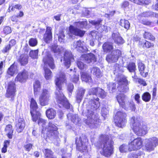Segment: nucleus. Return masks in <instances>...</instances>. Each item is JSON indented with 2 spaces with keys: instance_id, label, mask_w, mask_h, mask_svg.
Segmentation results:
<instances>
[{
  "instance_id": "nucleus-1",
  "label": "nucleus",
  "mask_w": 158,
  "mask_h": 158,
  "mask_svg": "<svg viewBox=\"0 0 158 158\" xmlns=\"http://www.w3.org/2000/svg\"><path fill=\"white\" fill-rule=\"evenodd\" d=\"M99 100L98 98H93L86 104V110L83 113L87 117L85 123L91 128L96 127V123L99 122L98 115L94 114V111L100 106Z\"/></svg>"
},
{
  "instance_id": "nucleus-2",
  "label": "nucleus",
  "mask_w": 158,
  "mask_h": 158,
  "mask_svg": "<svg viewBox=\"0 0 158 158\" xmlns=\"http://www.w3.org/2000/svg\"><path fill=\"white\" fill-rule=\"evenodd\" d=\"M66 80L65 75L63 72H59L56 75L55 79L56 90L55 92L57 102L60 104L61 107H64L67 109L70 108L72 106L61 91L62 85Z\"/></svg>"
},
{
  "instance_id": "nucleus-3",
  "label": "nucleus",
  "mask_w": 158,
  "mask_h": 158,
  "mask_svg": "<svg viewBox=\"0 0 158 158\" xmlns=\"http://www.w3.org/2000/svg\"><path fill=\"white\" fill-rule=\"evenodd\" d=\"M122 67L120 64H115L114 73V74L115 75V79L118 82V85H121V86L117 87L118 88V90L120 92L126 93L129 90V87L128 86V82L127 79L126 77L121 74L122 72Z\"/></svg>"
},
{
  "instance_id": "nucleus-4",
  "label": "nucleus",
  "mask_w": 158,
  "mask_h": 158,
  "mask_svg": "<svg viewBox=\"0 0 158 158\" xmlns=\"http://www.w3.org/2000/svg\"><path fill=\"white\" fill-rule=\"evenodd\" d=\"M113 142L106 135H101L98 141L95 143L96 146L99 148H102L104 156H110L113 153Z\"/></svg>"
},
{
  "instance_id": "nucleus-5",
  "label": "nucleus",
  "mask_w": 158,
  "mask_h": 158,
  "mask_svg": "<svg viewBox=\"0 0 158 158\" xmlns=\"http://www.w3.org/2000/svg\"><path fill=\"white\" fill-rule=\"evenodd\" d=\"M52 50L54 53L58 54H61L63 51L65 52L64 56V63L67 68H69L70 65V62L73 58L70 51L64 50V49L61 46H58L56 44L52 45Z\"/></svg>"
},
{
  "instance_id": "nucleus-6",
  "label": "nucleus",
  "mask_w": 158,
  "mask_h": 158,
  "mask_svg": "<svg viewBox=\"0 0 158 158\" xmlns=\"http://www.w3.org/2000/svg\"><path fill=\"white\" fill-rule=\"evenodd\" d=\"M132 129L134 132L139 136H143L148 132V128L146 126L143 125L137 119L134 117H132L131 120Z\"/></svg>"
},
{
  "instance_id": "nucleus-7",
  "label": "nucleus",
  "mask_w": 158,
  "mask_h": 158,
  "mask_svg": "<svg viewBox=\"0 0 158 158\" xmlns=\"http://www.w3.org/2000/svg\"><path fill=\"white\" fill-rule=\"evenodd\" d=\"M48 131L49 132L48 137L54 144L58 145L60 142V140L57 131V127L53 122H50L48 123L47 128Z\"/></svg>"
},
{
  "instance_id": "nucleus-8",
  "label": "nucleus",
  "mask_w": 158,
  "mask_h": 158,
  "mask_svg": "<svg viewBox=\"0 0 158 158\" xmlns=\"http://www.w3.org/2000/svg\"><path fill=\"white\" fill-rule=\"evenodd\" d=\"M126 114L122 111H118L115 114L114 120L115 125L119 127H123L126 122Z\"/></svg>"
},
{
  "instance_id": "nucleus-9",
  "label": "nucleus",
  "mask_w": 158,
  "mask_h": 158,
  "mask_svg": "<svg viewBox=\"0 0 158 158\" xmlns=\"http://www.w3.org/2000/svg\"><path fill=\"white\" fill-rule=\"evenodd\" d=\"M51 96V91L49 89H43L40 94L39 101L40 105L45 106L49 103Z\"/></svg>"
},
{
  "instance_id": "nucleus-10",
  "label": "nucleus",
  "mask_w": 158,
  "mask_h": 158,
  "mask_svg": "<svg viewBox=\"0 0 158 158\" xmlns=\"http://www.w3.org/2000/svg\"><path fill=\"white\" fill-rule=\"evenodd\" d=\"M77 149L80 151L84 152L87 148V139L85 135L80 136L78 139L75 138Z\"/></svg>"
},
{
  "instance_id": "nucleus-11",
  "label": "nucleus",
  "mask_w": 158,
  "mask_h": 158,
  "mask_svg": "<svg viewBox=\"0 0 158 158\" xmlns=\"http://www.w3.org/2000/svg\"><path fill=\"white\" fill-rule=\"evenodd\" d=\"M121 52L118 49L113 51L111 53L108 54L106 58V60L109 63L115 62L121 56Z\"/></svg>"
},
{
  "instance_id": "nucleus-12",
  "label": "nucleus",
  "mask_w": 158,
  "mask_h": 158,
  "mask_svg": "<svg viewBox=\"0 0 158 158\" xmlns=\"http://www.w3.org/2000/svg\"><path fill=\"white\" fill-rule=\"evenodd\" d=\"M143 141L140 137H138L129 143L130 150L134 151L140 149L142 146Z\"/></svg>"
},
{
  "instance_id": "nucleus-13",
  "label": "nucleus",
  "mask_w": 158,
  "mask_h": 158,
  "mask_svg": "<svg viewBox=\"0 0 158 158\" xmlns=\"http://www.w3.org/2000/svg\"><path fill=\"white\" fill-rule=\"evenodd\" d=\"M158 145V138L156 137L150 138L147 140L145 145L146 149L148 151H153Z\"/></svg>"
},
{
  "instance_id": "nucleus-14",
  "label": "nucleus",
  "mask_w": 158,
  "mask_h": 158,
  "mask_svg": "<svg viewBox=\"0 0 158 158\" xmlns=\"http://www.w3.org/2000/svg\"><path fill=\"white\" fill-rule=\"evenodd\" d=\"M116 98L120 106L125 109H127L128 106L127 102L128 99L125 95L123 94H120L117 96Z\"/></svg>"
},
{
  "instance_id": "nucleus-15",
  "label": "nucleus",
  "mask_w": 158,
  "mask_h": 158,
  "mask_svg": "<svg viewBox=\"0 0 158 158\" xmlns=\"http://www.w3.org/2000/svg\"><path fill=\"white\" fill-rule=\"evenodd\" d=\"M45 66H48L51 69H54L55 65L54 63V60L52 57L51 54L48 53H47L43 59Z\"/></svg>"
},
{
  "instance_id": "nucleus-16",
  "label": "nucleus",
  "mask_w": 158,
  "mask_h": 158,
  "mask_svg": "<svg viewBox=\"0 0 158 158\" xmlns=\"http://www.w3.org/2000/svg\"><path fill=\"white\" fill-rule=\"evenodd\" d=\"M139 70L141 75L143 77H146L148 74V71L145 69V64L141 61L139 60L137 62Z\"/></svg>"
},
{
  "instance_id": "nucleus-17",
  "label": "nucleus",
  "mask_w": 158,
  "mask_h": 158,
  "mask_svg": "<svg viewBox=\"0 0 158 158\" xmlns=\"http://www.w3.org/2000/svg\"><path fill=\"white\" fill-rule=\"evenodd\" d=\"M82 58H83V60H85V62L88 63H94L97 60V58L92 53L83 55Z\"/></svg>"
},
{
  "instance_id": "nucleus-18",
  "label": "nucleus",
  "mask_w": 158,
  "mask_h": 158,
  "mask_svg": "<svg viewBox=\"0 0 158 158\" xmlns=\"http://www.w3.org/2000/svg\"><path fill=\"white\" fill-rule=\"evenodd\" d=\"M112 37L114 42L118 45H122L125 42L124 40L118 32L113 33L112 35Z\"/></svg>"
},
{
  "instance_id": "nucleus-19",
  "label": "nucleus",
  "mask_w": 158,
  "mask_h": 158,
  "mask_svg": "<svg viewBox=\"0 0 158 158\" xmlns=\"http://www.w3.org/2000/svg\"><path fill=\"white\" fill-rule=\"evenodd\" d=\"M28 77V73L25 70L19 73L15 79V81L22 82L25 81Z\"/></svg>"
},
{
  "instance_id": "nucleus-20",
  "label": "nucleus",
  "mask_w": 158,
  "mask_h": 158,
  "mask_svg": "<svg viewBox=\"0 0 158 158\" xmlns=\"http://www.w3.org/2000/svg\"><path fill=\"white\" fill-rule=\"evenodd\" d=\"M52 28L50 27H47L44 36V39L46 43H49L52 39V34L51 31Z\"/></svg>"
},
{
  "instance_id": "nucleus-21",
  "label": "nucleus",
  "mask_w": 158,
  "mask_h": 158,
  "mask_svg": "<svg viewBox=\"0 0 158 158\" xmlns=\"http://www.w3.org/2000/svg\"><path fill=\"white\" fill-rule=\"evenodd\" d=\"M69 31L70 32L80 37L83 36L85 33V31L71 25L69 27Z\"/></svg>"
},
{
  "instance_id": "nucleus-22",
  "label": "nucleus",
  "mask_w": 158,
  "mask_h": 158,
  "mask_svg": "<svg viewBox=\"0 0 158 158\" xmlns=\"http://www.w3.org/2000/svg\"><path fill=\"white\" fill-rule=\"evenodd\" d=\"M25 126L24 119L23 118H19L16 123V126L18 132L20 133L22 131Z\"/></svg>"
},
{
  "instance_id": "nucleus-23",
  "label": "nucleus",
  "mask_w": 158,
  "mask_h": 158,
  "mask_svg": "<svg viewBox=\"0 0 158 158\" xmlns=\"http://www.w3.org/2000/svg\"><path fill=\"white\" fill-rule=\"evenodd\" d=\"M82 44L81 41L79 40L74 42L73 45L74 48H77L78 51L81 52H85L87 50V49L85 47L82 46Z\"/></svg>"
},
{
  "instance_id": "nucleus-24",
  "label": "nucleus",
  "mask_w": 158,
  "mask_h": 158,
  "mask_svg": "<svg viewBox=\"0 0 158 158\" xmlns=\"http://www.w3.org/2000/svg\"><path fill=\"white\" fill-rule=\"evenodd\" d=\"M67 118L70 119L73 123L77 124L80 121V119L77 114H73L71 113H69L67 115Z\"/></svg>"
},
{
  "instance_id": "nucleus-25",
  "label": "nucleus",
  "mask_w": 158,
  "mask_h": 158,
  "mask_svg": "<svg viewBox=\"0 0 158 158\" xmlns=\"http://www.w3.org/2000/svg\"><path fill=\"white\" fill-rule=\"evenodd\" d=\"M91 71L93 74L98 78H100L102 75V73L100 69L97 67L91 68Z\"/></svg>"
},
{
  "instance_id": "nucleus-26",
  "label": "nucleus",
  "mask_w": 158,
  "mask_h": 158,
  "mask_svg": "<svg viewBox=\"0 0 158 158\" xmlns=\"http://www.w3.org/2000/svg\"><path fill=\"white\" fill-rule=\"evenodd\" d=\"M85 90L83 88L79 89L78 91L76 97V101L78 103H80L81 102L85 93Z\"/></svg>"
},
{
  "instance_id": "nucleus-27",
  "label": "nucleus",
  "mask_w": 158,
  "mask_h": 158,
  "mask_svg": "<svg viewBox=\"0 0 158 158\" xmlns=\"http://www.w3.org/2000/svg\"><path fill=\"white\" fill-rule=\"evenodd\" d=\"M32 119L33 122H36L37 120H39L41 118V114L39 111H30Z\"/></svg>"
},
{
  "instance_id": "nucleus-28",
  "label": "nucleus",
  "mask_w": 158,
  "mask_h": 158,
  "mask_svg": "<svg viewBox=\"0 0 158 158\" xmlns=\"http://www.w3.org/2000/svg\"><path fill=\"white\" fill-rule=\"evenodd\" d=\"M102 48L104 52H109L113 48V44L109 42L105 43L103 45Z\"/></svg>"
},
{
  "instance_id": "nucleus-29",
  "label": "nucleus",
  "mask_w": 158,
  "mask_h": 158,
  "mask_svg": "<svg viewBox=\"0 0 158 158\" xmlns=\"http://www.w3.org/2000/svg\"><path fill=\"white\" fill-rule=\"evenodd\" d=\"M81 79L82 81L86 82H92V79L91 77L86 73L82 72L81 73Z\"/></svg>"
},
{
  "instance_id": "nucleus-30",
  "label": "nucleus",
  "mask_w": 158,
  "mask_h": 158,
  "mask_svg": "<svg viewBox=\"0 0 158 158\" xmlns=\"http://www.w3.org/2000/svg\"><path fill=\"white\" fill-rule=\"evenodd\" d=\"M46 115L49 119H53L56 116V112L52 108L50 109L47 110Z\"/></svg>"
},
{
  "instance_id": "nucleus-31",
  "label": "nucleus",
  "mask_w": 158,
  "mask_h": 158,
  "mask_svg": "<svg viewBox=\"0 0 158 158\" xmlns=\"http://www.w3.org/2000/svg\"><path fill=\"white\" fill-rule=\"evenodd\" d=\"M28 56L27 55L22 54L20 56L19 61L21 65H24L28 63Z\"/></svg>"
},
{
  "instance_id": "nucleus-32",
  "label": "nucleus",
  "mask_w": 158,
  "mask_h": 158,
  "mask_svg": "<svg viewBox=\"0 0 158 158\" xmlns=\"http://www.w3.org/2000/svg\"><path fill=\"white\" fill-rule=\"evenodd\" d=\"M119 23L121 26L127 29H129L130 27V23L128 21L125 19H121Z\"/></svg>"
},
{
  "instance_id": "nucleus-33",
  "label": "nucleus",
  "mask_w": 158,
  "mask_h": 158,
  "mask_svg": "<svg viewBox=\"0 0 158 158\" xmlns=\"http://www.w3.org/2000/svg\"><path fill=\"white\" fill-rule=\"evenodd\" d=\"M38 108V105L35 100L33 98H31L30 101V111H36Z\"/></svg>"
},
{
  "instance_id": "nucleus-34",
  "label": "nucleus",
  "mask_w": 158,
  "mask_h": 158,
  "mask_svg": "<svg viewBox=\"0 0 158 158\" xmlns=\"http://www.w3.org/2000/svg\"><path fill=\"white\" fill-rule=\"evenodd\" d=\"M41 85L40 81H35L34 84V90L35 94H37L38 93L40 90Z\"/></svg>"
},
{
  "instance_id": "nucleus-35",
  "label": "nucleus",
  "mask_w": 158,
  "mask_h": 158,
  "mask_svg": "<svg viewBox=\"0 0 158 158\" xmlns=\"http://www.w3.org/2000/svg\"><path fill=\"white\" fill-rule=\"evenodd\" d=\"M106 93L105 92L103 89L100 88L98 87L97 96L104 98L106 96Z\"/></svg>"
},
{
  "instance_id": "nucleus-36",
  "label": "nucleus",
  "mask_w": 158,
  "mask_h": 158,
  "mask_svg": "<svg viewBox=\"0 0 158 158\" xmlns=\"http://www.w3.org/2000/svg\"><path fill=\"white\" fill-rule=\"evenodd\" d=\"M16 92L15 86V83L12 82L10 83V98L13 100Z\"/></svg>"
},
{
  "instance_id": "nucleus-37",
  "label": "nucleus",
  "mask_w": 158,
  "mask_h": 158,
  "mask_svg": "<svg viewBox=\"0 0 158 158\" xmlns=\"http://www.w3.org/2000/svg\"><path fill=\"white\" fill-rule=\"evenodd\" d=\"M116 84L114 83L110 82L107 85V88L110 93H113L116 89Z\"/></svg>"
},
{
  "instance_id": "nucleus-38",
  "label": "nucleus",
  "mask_w": 158,
  "mask_h": 158,
  "mask_svg": "<svg viewBox=\"0 0 158 158\" xmlns=\"http://www.w3.org/2000/svg\"><path fill=\"white\" fill-rule=\"evenodd\" d=\"M129 143L128 145L123 144L119 147L120 151L121 152H126L128 151H132V150H130L129 149Z\"/></svg>"
},
{
  "instance_id": "nucleus-39",
  "label": "nucleus",
  "mask_w": 158,
  "mask_h": 158,
  "mask_svg": "<svg viewBox=\"0 0 158 158\" xmlns=\"http://www.w3.org/2000/svg\"><path fill=\"white\" fill-rule=\"evenodd\" d=\"M43 152L44 153L46 158H54L52 155V152L51 150L45 149L43 151Z\"/></svg>"
},
{
  "instance_id": "nucleus-40",
  "label": "nucleus",
  "mask_w": 158,
  "mask_h": 158,
  "mask_svg": "<svg viewBox=\"0 0 158 158\" xmlns=\"http://www.w3.org/2000/svg\"><path fill=\"white\" fill-rule=\"evenodd\" d=\"M17 65L15 63L10 66V76H13L16 74L17 72Z\"/></svg>"
},
{
  "instance_id": "nucleus-41",
  "label": "nucleus",
  "mask_w": 158,
  "mask_h": 158,
  "mask_svg": "<svg viewBox=\"0 0 158 158\" xmlns=\"http://www.w3.org/2000/svg\"><path fill=\"white\" fill-rule=\"evenodd\" d=\"M45 71V77L47 80H49L51 77L52 72L51 70L48 68L45 67L44 68Z\"/></svg>"
},
{
  "instance_id": "nucleus-42",
  "label": "nucleus",
  "mask_w": 158,
  "mask_h": 158,
  "mask_svg": "<svg viewBox=\"0 0 158 158\" xmlns=\"http://www.w3.org/2000/svg\"><path fill=\"white\" fill-rule=\"evenodd\" d=\"M151 98V95L148 92L144 93L142 96V99L145 102H148L149 101Z\"/></svg>"
},
{
  "instance_id": "nucleus-43",
  "label": "nucleus",
  "mask_w": 158,
  "mask_h": 158,
  "mask_svg": "<svg viewBox=\"0 0 158 158\" xmlns=\"http://www.w3.org/2000/svg\"><path fill=\"white\" fill-rule=\"evenodd\" d=\"M127 69L130 72H133L135 71L136 66L135 63H131L127 66Z\"/></svg>"
},
{
  "instance_id": "nucleus-44",
  "label": "nucleus",
  "mask_w": 158,
  "mask_h": 158,
  "mask_svg": "<svg viewBox=\"0 0 158 158\" xmlns=\"http://www.w3.org/2000/svg\"><path fill=\"white\" fill-rule=\"evenodd\" d=\"M144 37L146 39L154 40L155 39L154 37L152 34L148 32H145L144 34Z\"/></svg>"
},
{
  "instance_id": "nucleus-45",
  "label": "nucleus",
  "mask_w": 158,
  "mask_h": 158,
  "mask_svg": "<svg viewBox=\"0 0 158 158\" xmlns=\"http://www.w3.org/2000/svg\"><path fill=\"white\" fill-rule=\"evenodd\" d=\"M30 56L33 59H37L38 57V50H31L29 54Z\"/></svg>"
},
{
  "instance_id": "nucleus-46",
  "label": "nucleus",
  "mask_w": 158,
  "mask_h": 158,
  "mask_svg": "<svg viewBox=\"0 0 158 158\" xmlns=\"http://www.w3.org/2000/svg\"><path fill=\"white\" fill-rule=\"evenodd\" d=\"M127 103H128L127 106H128V108L126 110H127L129 108L132 111H135L136 109V107L135 105L133 102L131 101L129 102L128 101Z\"/></svg>"
},
{
  "instance_id": "nucleus-47",
  "label": "nucleus",
  "mask_w": 158,
  "mask_h": 158,
  "mask_svg": "<svg viewBox=\"0 0 158 158\" xmlns=\"http://www.w3.org/2000/svg\"><path fill=\"white\" fill-rule=\"evenodd\" d=\"M77 64L79 68L81 70L85 69L87 67L86 64H84L83 62L80 60L77 61Z\"/></svg>"
},
{
  "instance_id": "nucleus-48",
  "label": "nucleus",
  "mask_w": 158,
  "mask_h": 158,
  "mask_svg": "<svg viewBox=\"0 0 158 158\" xmlns=\"http://www.w3.org/2000/svg\"><path fill=\"white\" fill-rule=\"evenodd\" d=\"M102 20L100 19L97 21H95V20H89V23L92 24V25L96 26H98L99 27L101 26V25L100 24Z\"/></svg>"
},
{
  "instance_id": "nucleus-49",
  "label": "nucleus",
  "mask_w": 158,
  "mask_h": 158,
  "mask_svg": "<svg viewBox=\"0 0 158 158\" xmlns=\"http://www.w3.org/2000/svg\"><path fill=\"white\" fill-rule=\"evenodd\" d=\"M154 14H155L151 11H148L144 12L141 14V15L144 17H148L154 16Z\"/></svg>"
},
{
  "instance_id": "nucleus-50",
  "label": "nucleus",
  "mask_w": 158,
  "mask_h": 158,
  "mask_svg": "<svg viewBox=\"0 0 158 158\" xmlns=\"http://www.w3.org/2000/svg\"><path fill=\"white\" fill-rule=\"evenodd\" d=\"M98 88H93L90 89L88 92L89 95H95L97 96Z\"/></svg>"
},
{
  "instance_id": "nucleus-51",
  "label": "nucleus",
  "mask_w": 158,
  "mask_h": 158,
  "mask_svg": "<svg viewBox=\"0 0 158 158\" xmlns=\"http://www.w3.org/2000/svg\"><path fill=\"white\" fill-rule=\"evenodd\" d=\"M29 44L31 46H35L36 45L37 41L36 39L31 38L29 41Z\"/></svg>"
},
{
  "instance_id": "nucleus-52",
  "label": "nucleus",
  "mask_w": 158,
  "mask_h": 158,
  "mask_svg": "<svg viewBox=\"0 0 158 158\" xmlns=\"http://www.w3.org/2000/svg\"><path fill=\"white\" fill-rule=\"evenodd\" d=\"M65 37L64 32H62L58 36V41L61 43H64V38Z\"/></svg>"
},
{
  "instance_id": "nucleus-53",
  "label": "nucleus",
  "mask_w": 158,
  "mask_h": 158,
  "mask_svg": "<svg viewBox=\"0 0 158 158\" xmlns=\"http://www.w3.org/2000/svg\"><path fill=\"white\" fill-rule=\"evenodd\" d=\"M9 144V142L7 140H6L4 142V145L3 147L2 148V153H5L6 151V148L8 145Z\"/></svg>"
},
{
  "instance_id": "nucleus-54",
  "label": "nucleus",
  "mask_w": 158,
  "mask_h": 158,
  "mask_svg": "<svg viewBox=\"0 0 158 158\" xmlns=\"http://www.w3.org/2000/svg\"><path fill=\"white\" fill-rule=\"evenodd\" d=\"M38 123L39 125L43 127H44L45 126L46 122L45 120L41 118L38 121Z\"/></svg>"
},
{
  "instance_id": "nucleus-55",
  "label": "nucleus",
  "mask_w": 158,
  "mask_h": 158,
  "mask_svg": "<svg viewBox=\"0 0 158 158\" xmlns=\"http://www.w3.org/2000/svg\"><path fill=\"white\" fill-rule=\"evenodd\" d=\"M153 46V44L147 41H145V42L144 43V44L143 45V48H148L151 46Z\"/></svg>"
},
{
  "instance_id": "nucleus-56",
  "label": "nucleus",
  "mask_w": 158,
  "mask_h": 158,
  "mask_svg": "<svg viewBox=\"0 0 158 158\" xmlns=\"http://www.w3.org/2000/svg\"><path fill=\"white\" fill-rule=\"evenodd\" d=\"M115 11H112L110 12L109 14H105L104 15V17L107 18L108 19H110L111 17H112L115 13Z\"/></svg>"
},
{
  "instance_id": "nucleus-57",
  "label": "nucleus",
  "mask_w": 158,
  "mask_h": 158,
  "mask_svg": "<svg viewBox=\"0 0 158 158\" xmlns=\"http://www.w3.org/2000/svg\"><path fill=\"white\" fill-rule=\"evenodd\" d=\"M22 8V6L21 5L18 4L13 6L11 8V10L13 11H15V9L19 10L21 9Z\"/></svg>"
},
{
  "instance_id": "nucleus-58",
  "label": "nucleus",
  "mask_w": 158,
  "mask_h": 158,
  "mask_svg": "<svg viewBox=\"0 0 158 158\" xmlns=\"http://www.w3.org/2000/svg\"><path fill=\"white\" fill-rule=\"evenodd\" d=\"M129 5V2L127 1H125L123 2L121 4V7L124 9L127 7Z\"/></svg>"
},
{
  "instance_id": "nucleus-59",
  "label": "nucleus",
  "mask_w": 158,
  "mask_h": 158,
  "mask_svg": "<svg viewBox=\"0 0 158 158\" xmlns=\"http://www.w3.org/2000/svg\"><path fill=\"white\" fill-rule=\"evenodd\" d=\"M140 3L139 4V5H142L145 4L146 5L149 4L151 2V0H143L142 1L140 0Z\"/></svg>"
},
{
  "instance_id": "nucleus-60",
  "label": "nucleus",
  "mask_w": 158,
  "mask_h": 158,
  "mask_svg": "<svg viewBox=\"0 0 158 158\" xmlns=\"http://www.w3.org/2000/svg\"><path fill=\"white\" fill-rule=\"evenodd\" d=\"M74 88V86L72 83H69L68 85V90L71 93H72Z\"/></svg>"
},
{
  "instance_id": "nucleus-61",
  "label": "nucleus",
  "mask_w": 158,
  "mask_h": 158,
  "mask_svg": "<svg viewBox=\"0 0 158 158\" xmlns=\"http://www.w3.org/2000/svg\"><path fill=\"white\" fill-rule=\"evenodd\" d=\"M33 145L32 144L29 143L24 145V148L27 151H30Z\"/></svg>"
},
{
  "instance_id": "nucleus-62",
  "label": "nucleus",
  "mask_w": 158,
  "mask_h": 158,
  "mask_svg": "<svg viewBox=\"0 0 158 158\" xmlns=\"http://www.w3.org/2000/svg\"><path fill=\"white\" fill-rule=\"evenodd\" d=\"M78 76L75 75L73 78H72L71 80L73 82L76 83L78 81Z\"/></svg>"
},
{
  "instance_id": "nucleus-63",
  "label": "nucleus",
  "mask_w": 158,
  "mask_h": 158,
  "mask_svg": "<svg viewBox=\"0 0 158 158\" xmlns=\"http://www.w3.org/2000/svg\"><path fill=\"white\" fill-rule=\"evenodd\" d=\"M137 81H138L139 84L140 85H142L143 86H146L147 85L145 81L142 79L139 78L138 80Z\"/></svg>"
},
{
  "instance_id": "nucleus-64",
  "label": "nucleus",
  "mask_w": 158,
  "mask_h": 158,
  "mask_svg": "<svg viewBox=\"0 0 158 158\" xmlns=\"http://www.w3.org/2000/svg\"><path fill=\"white\" fill-rule=\"evenodd\" d=\"M139 155L131 153L129 154L128 156V158H139Z\"/></svg>"
}]
</instances>
